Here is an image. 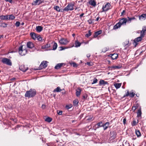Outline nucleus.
<instances>
[{"label":"nucleus","mask_w":146,"mask_h":146,"mask_svg":"<svg viewBox=\"0 0 146 146\" xmlns=\"http://www.w3.org/2000/svg\"><path fill=\"white\" fill-rule=\"evenodd\" d=\"M110 124V123L108 122H106L104 124H103V127L104 128V130H106Z\"/></svg>","instance_id":"f3484780"},{"label":"nucleus","mask_w":146,"mask_h":146,"mask_svg":"<svg viewBox=\"0 0 146 146\" xmlns=\"http://www.w3.org/2000/svg\"><path fill=\"white\" fill-rule=\"evenodd\" d=\"M46 106L44 104H42V109H45Z\"/></svg>","instance_id":"680f3d73"},{"label":"nucleus","mask_w":146,"mask_h":146,"mask_svg":"<svg viewBox=\"0 0 146 146\" xmlns=\"http://www.w3.org/2000/svg\"><path fill=\"white\" fill-rule=\"evenodd\" d=\"M110 135L112 139L115 138L116 136V133L115 131H112L110 132Z\"/></svg>","instance_id":"9b49d317"},{"label":"nucleus","mask_w":146,"mask_h":146,"mask_svg":"<svg viewBox=\"0 0 146 146\" xmlns=\"http://www.w3.org/2000/svg\"><path fill=\"white\" fill-rule=\"evenodd\" d=\"M20 24V23L19 22L17 21L15 23V25H16V26L17 27H19Z\"/></svg>","instance_id":"864d4df0"},{"label":"nucleus","mask_w":146,"mask_h":146,"mask_svg":"<svg viewBox=\"0 0 146 146\" xmlns=\"http://www.w3.org/2000/svg\"><path fill=\"white\" fill-rule=\"evenodd\" d=\"M36 94V91L35 89H31L26 92L25 96L28 98H33L35 96Z\"/></svg>","instance_id":"f257e3e1"},{"label":"nucleus","mask_w":146,"mask_h":146,"mask_svg":"<svg viewBox=\"0 0 146 146\" xmlns=\"http://www.w3.org/2000/svg\"><path fill=\"white\" fill-rule=\"evenodd\" d=\"M135 133L138 137H139L141 136V134L139 130H135Z\"/></svg>","instance_id":"2f4dec72"},{"label":"nucleus","mask_w":146,"mask_h":146,"mask_svg":"<svg viewBox=\"0 0 146 146\" xmlns=\"http://www.w3.org/2000/svg\"><path fill=\"white\" fill-rule=\"evenodd\" d=\"M122 67V66L121 65H119L118 66H111L110 67V68L111 69H113L114 70L117 69H119Z\"/></svg>","instance_id":"dca6fc26"},{"label":"nucleus","mask_w":146,"mask_h":146,"mask_svg":"<svg viewBox=\"0 0 146 146\" xmlns=\"http://www.w3.org/2000/svg\"><path fill=\"white\" fill-rule=\"evenodd\" d=\"M57 113L59 115H62V111L59 110V111H57Z\"/></svg>","instance_id":"5fc2aeb1"},{"label":"nucleus","mask_w":146,"mask_h":146,"mask_svg":"<svg viewBox=\"0 0 146 146\" xmlns=\"http://www.w3.org/2000/svg\"><path fill=\"white\" fill-rule=\"evenodd\" d=\"M139 19L140 20H144L146 19V14H143L139 16Z\"/></svg>","instance_id":"4468645a"},{"label":"nucleus","mask_w":146,"mask_h":146,"mask_svg":"<svg viewBox=\"0 0 146 146\" xmlns=\"http://www.w3.org/2000/svg\"><path fill=\"white\" fill-rule=\"evenodd\" d=\"M81 90L80 89H78L76 90V95L77 96H79L80 94Z\"/></svg>","instance_id":"f704fd0d"},{"label":"nucleus","mask_w":146,"mask_h":146,"mask_svg":"<svg viewBox=\"0 0 146 146\" xmlns=\"http://www.w3.org/2000/svg\"><path fill=\"white\" fill-rule=\"evenodd\" d=\"M102 33V31L101 30H100L99 31H97L96 32L94 35V38H96L97 37L98 35L101 34Z\"/></svg>","instance_id":"412c9836"},{"label":"nucleus","mask_w":146,"mask_h":146,"mask_svg":"<svg viewBox=\"0 0 146 146\" xmlns=\"http://www.w3.org/2000/svg\"><path fill=\"white\" fill-rule=\"evenodd\" d=\"M103 123L102 121L96 124L95 125V127L96 128L98 129L100 127H103Z\"/></svg>","instance_id":"2eb2a0df"},{"label":"nucleus","mask_w":146,"mask_h":146,"mask_svg":"<svg viewBox=\"0 0 146 146\" xmlns=\"http://www.w3.org/2000/svg\"><path fill=\"white\" fill-rule=\"evenodd\" d=\"M123 146H129V144L128 142L127 141L125 142L124 143H123L122 144Z\"/></svg>","instance_id":"09e8293b"},{"label":"nucleus","mask_w":146,"mask_h":146,"mask_svg":"<svg viewBox=\"0 0 146 146\" xmlns=\"http://www.w3.org/2000/svg\"><path fill=\"white\" fill-rule=\"evenodd\" d=\"M54 9L58 12H60V9L58 6H56L54 7Z\"/></svg>","instance_id":"79ce46f5"},{"label":"nucleus","mask_w":146,"mask_h":146,"mask_svg":"<svg viewBox=\"0 0 146 146\" xmlns=\"http://www.w3.org/2000/svg\"><path fill=\"white\" fill-rule=\"evenodd\" d=\"M121 85V83H115L114 85L116 89H117L120 87Z\"/></svg>","instance_id":"c756f323"},{"label":"nucleus","mask_w":146,"mask_h":146,"mask_svg":"<svg viewBox=\"0 0 146 146\" xmlns=\"http://www.w3.org/2000/svg\"><path fill=\"white\" fill-rule=\"evenodd\" d=\"M88 33L86 34L85 35V36L87 37H88L89 36H90L91 35L92 33H91L90 32V30H89L88 31Z\"/></svg>","instance_id":"c03bdc74"},{"label":"nucleus","mask_w":146,"mask_h":146,"mask_svg":"<svg viewBox=\"0 0 146 146\" xmlns=\"http://www.w3.org/2000/svg\"><path fill=\"white\" fill-rule=\"evenodd\" d=\"M27 46L28 48H32L34 47L33 44L30 42L27 43Z\"/></svg>","instance_id":"a211bd4d"},{"label":"nucleus","mask_w":146,"mask_h":146,"mask_svg":"<svg viewBox=\"0 0 146 146\" xmlns=\"http://www.w3.org/2000/svg\"><path fill=\"white\" fill-rule=\"evenodd\" d=\"M84 13H82L81 14L80 16V18H81L83 16V15H84Z\"/></svg>","instance_id":"774afa93"},{"label":"nucleus","mask_w":146,"mask_h":146,"mask_svg":"<svg viewBox=\"0 0 146 146\" xmlns=\"http://www.w3.org/2000/svg\"><path fill=\"white\" fill-rule=\"evenodd\" d=\"M118 57V55L117 54H111V57L112 60H114L116 59Z\"/></svg>","instance_id":"bb28decb"},{"label":"nucleus","mask_w":146,"mask_h":146,"mask_svg":"<svg viewBox=\"0 0 146 146\" xmlns=\"http://www.w3.org/2000/svg\"><path fill=\"white\" fill-rule=\"evenodd\" d=\"M110 4L109 3H107L104 5H103L102 7V12L107 11L110 9Z\"/></svg>","instance_id":"39448f33"},{"label":"nucleus","mask_w":146,"mask_h":146,"mask_svg":"<svg viewBox=\"0 0 146 146\" xmlns=\"http://www.w3.org/2000/svg\"><path fill=\"white\" fill-rule=\"evenodd\" d=\"M138 122V120H137V122H136V121L135 120H133V121L131 123V125L133 126H135L137 124Z\"/></svg>","instance_id":"ea45409f"},{"label":"nucleus","mask_w":146,"mask_h":146,"mask_svg":"<svg viewBox=\"0 0 146 146\" xmlns=\"http://www.w3.org/2000/svg\"><path fill=\"white\" fill-rule=\"evenodd\" d=\"M127 22V19L126 18H123L120 20L119 23L121 25H125Z\"/></svg>","instance_id":"9d476101"},{"label":"nucleus","mask_w":146,"mask_h":146,"mask_svg":"<svg viewBox=\"0 0 146 146\" xmlns=\"http://www.w3.org/2000/svg\"><path fill=\"white\" fill-rule=\"evenodd\" d=\"M121 25L120 23L118 22V23H117L115 25L113 26V29H118L119 27H120Z\"/></svg>","instance_id":"a878e982"},{"label":"nucleus","mask_w":146,"mask_h":146,"mask_svg":"<svg viewBox=\"0 0 146 146\" xmlns=\"http://www.w3.org/2000/svg\"><path fill=\"white\" fill-rule=\"evenodd\" d=\"M126 121V119L125 118L123 119V123L124 124H125Z\"/></svg>","instance_id":"052dcab7"},{"label":"nucleus","mask_w":146,"mask_h":146,"mask_svg":"<svg viewBox=\"0 0 146 146\" xmlns=\"http://www.w3.org/2000/svg\"><path fill=\"white\" fill-rule=\"evenodd\" d=\"M142 39V37L140 36L135 38L134 40V42L137 44V43L139 41H140Z\"/></svg>","instance_id":"4be33fe9"},{"label":"nucleus","mask_w":146,"mask_h":146,"mask_svg":"<svg viewBox=\"0 0 146 146\" xmlns=\"http://www.w3.org/2000/svg\"><path fill=\"white\" fill-rule=\"evenodd\" d=\"M135 96V93H134L133 92H131L129 94V96L131 98Z\"/></svg>","instance_id":"603ef678"},{"label":"nucleus","mask_w":146,"mask_h":146,"mask_svg":"<svg viewBox=\"0 0 146 146\" xmlns=\"http://www.w3.org/2000/svg\"><path fill=\"white\" fill-rule=\"evenodd\" d=\"M69 42L66 39L63 38H61L59 41V43L62 45H66Z\"/></svg>","instance_id":"0eeeda50"},{"label":"nucleus","mask_w":146,"mask_h":146,"mask_svg":"<svg viewBox=\"0 0 146 146\" xmlns=\"http://www.w3.org/2000/svg\"><path fill=\"white\" fill-rule=\"evenodd\" d=\"M129 94H130V92H129V90H127V92L126 93V94L125 95H124L123 96V97H126L129 96Z\"/></svg>","instance_id":"de8ad7c7"},{"label":"nucleus","mask_w":146,"mask_h":146,"mask_svg":"<svg viewBox=\"0 0 146 146\" xmlns=\"http://www.w3.org/2000/svg\"><path fill=\"white\" fill-rule=\"evenodd\" d=\"M79 102L78 100H75L73 101V104L74 106H77L78 105Z\"/></svg>","instance_id":"e433bc0d"},{"label":"nucleus","mask_w":146,"mask_h":146,"mask_svg":"<svg viewBox=\"0 0 146 146\" xmlns=\"http://www.w3.org/2000/svg\"><path fill=\"white\" fill-rule=\"evenodd\" d=\"M7 24L5 23H3L1 24L0 27H3V28H5L7 27Z\"/></svg>","instance_id":"58836bf2"},{"label":"nucleus","mask_w":146,"mask_h":146,"mask_svg":"<svg viewBox=\"0 0 146 146\" xmlns=\"http://www.w3.org/2000/svg\"><path fill=\"white\" fill-rule=\"evenodd\" d=\"M83 98L84 99H86L87 98V96L86 95H85L83 96Z\"/></svg>","instance_id":"e2e57ef3"},{"label":"nucleus","mask_w":146,"mask_h":146,"mask_svg":"<svg viewBox=\"0 0 146 146\" xmlns=\"http://www.w3.org/2000/svg\"><path fill=\"white\" fill-rule=\"evenodd\" d=\"M88 23L90 24L92 23V20L91 19H90L88 20Z\"/></svg>","instance_id":"bf43d9fd"},{"label":"nucleus","mask_w":146,"mask_h":146,"mask_svg":"<svg viewBox=\"0 0 146 146\" xmlns=\"http://www.w3.org/2000/svg\"><path fill=\"white\" fill-rule=\"evenodd\" d=\"M52 118L49 117H48L46 118L45 120V121L47 122H50L52 121Z\"/></svg>","instance_id":"a19ab883"},{"label":"nucleus","mask_w":146,"mask_h":146,"mask_svg":"<svg viewBox=\"0 0 146 146\" xmlns=\"http://www.w3.org/2000/svg\"><path fill=\"white\" fill-rule=\"evenodd\" d=\"M98 81V80L97 78H94L93 80V81L92 83V84H93L96 83H97Z\"/></svg>","instance_id":"49530a36"},{"label":"nucleus","mask_w":146,"mask_h":146,"mask_svg":"<svg viewBox=\"0 0 146 146\" xmlns=\"http://www.w3.org/2000/svg\"><path fill=\"white\" fill-rule=\"evenodd\" d=\"M137 116H141V109H139L138 110L137 112Z\"/></svg>","instance_id":"a18cd8bd"},{"label":"nucleus","mask_w":146,"mask_h":146,"mask_svg":"<svg viewBox=\"0 0 146 146\" xmlns=\"http://www.w3.org/2000/svg\"><path fill=\"white\" fill-rule=\"evenodd\" d=\"M8 19L13 20L15 18V17L13 15H8Z\"/></svg>","instance_id":"c9c22d12"},{"label":"nucleus","mask_w":146,"mask_h":146,"mask_svg":"<svg viewBox=\"0 0 146 146\" xmlns=\"http://www.w3.org/2000/svg\"><path fill=\"white\" fill-rule=\"evenodd\" d=\"M142 30L145 31H146V26H145L143 27Z\"/></svg>","instance_id":"13d9d810"},{"label":"nucleus","mask_w":146,"mask_h":146,"mask_svg":"<svg viewBox=\"0 0 146 146\" xmlns=\"http://www.w3.org/2000/svg\"><path fill=\"white\" fill-rule=\"evenodd\" d=\"M127 18H128L127 19V22H129V23H130L131 21H132L133 20H136V19L135 18V17H132L130 18L129 17H127Z\"/></svg>","instance_id":"c85d7f7f"},{"label":"nucleus","mask_w":146,"mask_h":146,"mask_svg":"<svg viewBox=\"0 0 146 146\" xmlns=\"http://www.w3.org/2000/svg\"><path fill=\"white\" fill-rule=\"evenodd\" d=\"M64 64L63 63H58L54 67L56 69H58L60 68Z\"/></svg>","instance_id":"6ab92c4d"},{"label":"nucleus","mask_w":146,"mask_h":146,"mask_svg":"<svg viewBox=\"0 0 146 146\" xmlns=\"http://www.w3.org/2000/svg\"><path fill=\"white\" fill-rule=\"evenodd\" d=\"M77 130V129H71V131L72 132H73V133H71L72 134V133H74V132H75V131H76Z\"/></svg>","instance_id":"6e6d98bb"},{"label":"nucleus","mask_w":146,"mask_h":146,"mask_svg":"<svg viewBox=\"0 0 146 146\" xmlns=\"http://www.w3.org/2000/svg\"><path fill=\"white\" fill-rule=\"evenodd\" d=\"M74 46V45L73 44L72 46H70V47H64L63 46H60V50L61 51V50H64L66 49H67V48H71V47H72Z\"/></svg>","instance_id":"7c9ffc66"},{"label":"nucleus","mask_w":146,"mask_h":146,"mask_svg":"<svg viewBox=\"0 0 146 146\" xmlns=\"http://www.w3.org/2000/svg\"><path fill=\"white\" fill-rule=\"evenodd\" d=\"M129 45L130 44H129V41H128L127 42H126V43L124 47H125V49H126L127 47L129 46Z\"/></svg>","instance_id":"3c124183"},{"label":"nucleus","mask_w":146,"mask_h":146,"mask_svg":"<svg viewBox=\"0 0 146 146\" xmlns=\"http://www.w3.org/2000/svg\"><path fill=\"white\" fill-rule=\"evenodd\" d=\"M86 64L88 66H91L90 64V62H87L86 63Z\"/></svg>","instance_id":"69168bd1"},{"label":"nucleus","mask_w":146,"mask_h":146,"mask_svg":"<svg viewBox=\"0 0 146 146\" xmlns=\"http://www.w3.org/2000/svg\"><path fill=\"white\" fill-rule=\"evenodd\" d=\"M5 1L7 2H9L11 3H12V0H5Z\"/></svg>","instance_id":"0e129e2a"},{"label":"nucleus","mask_w":146,"mask_h":146,"mask_svg":"<svg viewBox=\"0 0 146 146\" xmlns=\"http://www.w3.org/2000/svg\"><path fill=\"white\" fill-rule=\"evenodd\" d=\"M74 5V2L69 3L67 6L64 9L63 11H72L73 10Z\"/></svg>","instance_id":"f03ea898"},{"label":"nucleus","mask_w":146,"mask_h":146,"mask_svg":"<svg viewBox=\"0 0 146 146\" xmlns=\"http://www.w3.org/2000/svg\"><path fill=\"white\" fill-rule=\"evenodd\" d=\"M137 108V107L136 106H134L132 107V110H133L134 111H135V110Z\"/></svg>","instance_id":"4d7b16f0"},{"label":"nucleus","mask_w":146,"mask_h":146,"mask_svg":"<svg viewBox=\"0 0 146 146\" xmlns=\"http://www.w3.org/2000/svg\"><path fill=\"white\" fill-rule=\"evenodd\" d=\"M1 62L3 64H6L9 66H11L12 65L11 60L7 58H3Z\"/></svg>","instance_id":"20e7f679"},{"label":"nucleus","mask_w":146,"mask_h":146,"mask_svg":"<svg viewBox=\"0 0 146 146\" xmlns=\"http://www.w3.org/2000/svg\"><path fill=\"white\" fill-rule=\"evenodd\" d=\"M74 133L75 135H80L79 133H78L76 132H74Z\"/></svg>","instance_id":"338daca9"},{"label":"nucleus","mask_w":146,"mask_h":146,"mask_svg":"<svg viewBox=\"0 0 146 146\" xmlns=\"http://www.w3.org/2000/svg\"><path fill=\"white\" fill-rule=\"evenodd\" d=\"M44 1V0H36L34 1L32 3V5H39L40 4L42 3Z\"/></svg>","instance_id":"1a4fd4ad"},{"label":"nucleus","mask_w":146,"mask_h":146,"mask_svg":"<svg viewBox=\"0 0 146 146\" xmlns=\"http://www.w3.org/2000/svg\"><path fill=\"white\" fill-rule=\"evenodd\" d=\"M8 15H1L0 16V19L1 20H8Z\"/></svg>","instance_id":"b1692460"},{"label":"nucleus","mask_w":146,"mask_h":146,"mask_svg":"<svg viewBox=\"0 0 146 146\" xmlns=\"http://www.w3.org/2000/svg\"><path fill=\"white\" fill-rule=\"evenodd\" d=\"M62 91L61 89H60V88L59 87H58L56 88L53 91V92H61Z\"/></svg>","instance_id":"473e14b6"},{"label":"nucleus","mask_w":146,"mask_h":146,"mask_svg":"<svg viewBox=\"0 0 146 146\" xmlns=\"http://www.w3.org/2000/svg\"><path fill=\"white\" fill-rule=\"evenodd\" d=\"M89 3L90 4L94 7H95L96 5V2L94 0H90L89 1Z\"/></svg>","instance_id":"393cba45"},{"label":"nucleus","mask_w":146,"mask_h":146,"mask_svg":"<svg viewBox=\"0 0 146 146\" xmlns=\"http://www.w3.org/2000/svg\"><path fill=\"white\" fill-rule=\"evenodd\" d=\"M81 43L79 42L78 40H76L75 42V47H78L80 46Z\"/></svg>","instance_id":"cd10ccee"},{"label":"nucleus","mask_w":146,"mask_h":146,"mask_svg":"<svg viewBox=\"0 0 146 146\" xmlns=\"http://www.w3.org/2000/svg\"><path fill=\"white\" fill-rule=\"evenodd\" d=\"M42 49H45L46 50H52V48H50V45L48 43L42 46Z\"/></svg>","instance_id":"6e6552de"},{"label":"nucleus","mask_w":146,"mask_h":146,"mask_svg":"<svg viewBox=\"0 0 146 146\" xmlns=\"http://www.w3.org/2000/svg\"><path fill=\"white\" fill-rule=\"evenodd\" d=\"M47 63L48 62L46 61H43L39 66V69H42L46 68L47 66Z\"/></svg>","instance_id":"423d86ee"},{"label":"nucleus","mask_w":146,"mask_h":146,"mask_svg":"<svg viewBox=\"0 0 146 146\" xmlns=\"http://www.w3.org/2000/svg\"><path fill=\"white\" fill-rule=\"evenodd\" d=\"M30 35L32 38L34 40H36V39L37 36H38V34L34 33H31Z\"/></svg>","instance_id":"ddd939ff"},{"label":"nucleus","mask_w":146,"mask_h":146,"mask_svg":"<svg viewBox=\"0 0 146 146\" xmlns=\"http://www.w3.org/2000/svg\"><path fill=\"white\" fill-rule=\"evenodd\" d=\"M57 47V44L56 42H54L53 45V49H52V50H55L56 49Z\"/></svg>","instance_id":"4c0bfd02"},{"label":"nucleus","mask_w":146,"mask_h":146,"mask_svg":"<svg viewBox=\"0 0 146 146\" xmlns=\"http://www.w3.org/2000/svg\"><path fill=\"white\" fill-rule=\"evenodd\" d=\"M107 84H108V83L107 82L103 80H100L99 81L100 85H105Z\"/></svg>","instance_id":"5701e85b"},{"label":"nucleus","mask_w":146,"mask_h":146,"mask_svg":"<svg viewBox=\"0 0 146 146\" xmlns=\"http://www.w3.org/2000/svg\"><path fill=\"white\" fill-rule=\"evenodd\" d=\"M19 69L23 72H26L28 69V68L26 67L24 65H22L19 66Z\"/></svg>","instance_id":"f8f14e48"},{"label":"nucleus","mask_w":146,"mask_h":146,"mask_svg":"<svg viewBox=\"0 0 146 146\" xmlns=\"http://www.w3.org/2000/svg\"><path fill=\"white\" fill-rule=\"evenodd\" d=\"M19 54L21 56L25 55L27 53V50L26 49H23V46H21L19 48Z\"/></svg>","instance_id":"7ed1b4c3"},{"label":"nucleus","mask_w":146,"mask_h":146,"mask_svg":"<svg viewBox=\"0 0 146 146\" xmlns=\"http://www.w3.org/2000/svg\"><path fill=\"white\" fill-rule=\"evenodd\" d=\"M109 50V47H104L103 48L102 50V52H105Z\"/></svg>","instance_id":"72a5a7b5"},{"label":"nucleus","mask_w":146,"mask_h":146,"mask_svg":"<svg viewBox=\"0 0 146 146\" xmlns=\"http://www.w3.org/2000/svg\"><path fill=\"white\" fill-rule=\"evenodd\" d=\"M145 31L142 30L141 31L140 36H141L142 38L145 35Z\"/></svg>","instance_id":"37998d69"},{"label":"nucleus","mask_w":146,"mask_h":146,"mask_svg":"<svg viewBox=\"0 0 146 146\" xmlns=\"http://www.w3.org/2000/svg\"><path fill=\"white\" fill-rule=\"evenodd\" d=\"M38 36H37V38H36L39 41H41V40H42V38L40 36V35H39L38 34Z\"/></svg>","instance_id":"8fccbe9b"},{"label":"nucleus","mask_w":146,"mask_h":146,"mask_svg":"<svg viewBox=\"0 0 146 146\" xmlns=\"http://www.w3.org/2000/svg\"><path fill=\"white\" fill-rule=\"evenodd\" d=\"M42 27L40 26H37L36 27V30L38 32H40L42 30Z\"/></svg>","instance_id":"aec40b11"}]
</instances>
